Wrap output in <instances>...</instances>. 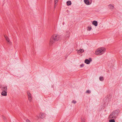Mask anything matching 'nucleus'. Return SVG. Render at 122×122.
Returning a JSON list of instances; mask_svg holds the SVG:
<instances>
[{"mask_svg": "<svg viewBox=\"0 0 122 122\" xmlns=\"http://www.w3.org/2000/svg\"><path fill=\"white\" fill-rule=\"evenodd\" d=\"M60 39V36L59 35L56 34H54L51 38L49 42V45L51 46L56 41H57Z\"/></svg>", "mask_w": 122, "mask_h": 122, "instance_id": "nucleus-1", "label": "nucleus"}, {"mask_svg": "<svg viewBox=\"0 0 122 122\" xmlns=\"http://www.w3.org/2000/svg\"><path fill=\"white\" fill-rule=\"evenodd\" d=\"M105 50V49L103 47L100 48L96 50L95 54L97 55H101L104 53Z\"/></svg>", "mask_w": 122, "mask_h": 122, "instance_id": "nucleus-2", "label": "nucleus"}, {"mask_svg": "<svg viewBox=\"0 0 122 122\" xmlns=\"http://www.w3.org/2000/svg\"><path fill=\"white\" fill-rule=\"evenodd\" d=\"M85 3L87 5L91 4L92 2V0H84Z\"/></svg>", "mask_w": 122, "mask_h": 122, "instance_id": "nucleus-3", "label": "nucleus"}, {"mask_svg": "<svg viewBox=\"0 0 122 122\" xmlns=\"http://www.w3.org/2000/svg\"><path fill=\"white\" fill-rule=\"evenodd\" d=\"M27 95L28 98V100L30 102H31L32 100V97L31 95L30 92H27Z\"/></svg>", "mask_w": 122, "mask_h": 122, "instance_id": "nucleus-4", "label": "nucleus"}, {"mask_svg": "<svg viewBox=\"0 0 122 122\" xmlns=\"http://www.w3.org/2000/svg\"><path fill=\"white\" fill-rule=\"evenodd\" d=\"M0 88L2 91H7V88L6 86H0Z\"/></svg>", "mask_w": 122, "mask_h": 122, "instance_id": "nucleus-5", "label": "nucleus"}, {"mask_svg": "<svg viewBox=\"0 0 122 122\" xmlns=\"http://www.w3.org/2000/svg\"><path fill=\"white\" fill-rule=\"evenodd\" d=\"M92 61V59L91 58H90L89 60L88 59H86L85 61V62L87 64H89L90 62H91Z\"/></svg>", "mask_w": 122, "mask_h": 122, "instance_id": "nucleus-6", "label": "nucleus"}, {"mask_svg": "<svg viewBox=\"0 0 122 122\" xmlns=\"http://www.w3.org/2000/svg\"><path fill=\"white\" fill-rule=\"evenodd\" d=\"M4 36L5 38L6 41L8 42L9 44H11V42H10V39L6 35H4Z\"/></svg>", "mask_w": 122, "mask_h": 122, "instance_id": "nucleus-7", "label": "nucleus"}, {"mask_svg": "<svg viewBox=\"0 0 122 122\" xmlns=\"http://www.w3.org/2000/svg\"><path fill=\"white\" fill-rule=\"evenodd\" d=\"M118 110H116L113 111L112 113L113 114V115L114 116H115V117H116V116L118 115Z\"/></svg>", "mask_w": 122, "mask_h": 122, "instance_id": "nucleus-8", "label": "nucleus"}, {"mask_svg": "<svg viewBox=\"0 0 122 122\" xmlns=\"http://www.w3.org/2000/svg\"><path fill=\"white\" fill-rule=\"evenodd\" d=\"M108 118L109 119H115L116 117L113 116V114L112 113H111L109 116Z\"/></svg>", "mask_w": 122, "mask_h": 122, "instance_id": "nucleus-9", "label": "nucleus"}, {"mask_svg": "<svg viewBox=\"0 0 122 122\" xmlns=\"http://www.w3.org/2000/svg\"><path fill=\"white\" fill-rule=\"evenodd\" d=\"M1 94L3 96H7V91H2Z\"/></svg>", "mask_w": 122, "mask_h": 122, "instance_id": "nucleus-10", "label": "nucleus"}, {"mask_svg": "<svg viewBox=\"0 0 122 122\" xmlns=\"http://www.w3.org/2000/svg\"><path fill=\"white\" fill-rule=\"evenodd\" d=\"M92 24L95 26H96L97 25H98L97 21L96 20H94Z\"/></svg>", "mask_w": 122, "mask_h": 122, "instance_id": "nucleus-11", "label": "nucleus"}, {"mask_svg": "<svg viewBox=\"0 0 122 122\" xmlns=\"http://www.w3.org/2000/svg\"><path fill=\"white\" fill-rule=\"evenodd\" d=\"M44 114L43 113H40L39 115V117L40 118L43 119L44 117Z\"/></svg>", "mask_w": 122, "mask_h": 122, "instance_id": "nucleus-12", "label": "nucleus"}, {"mask_svg": "<svg viewBox=\"0 0 122 122\" xmlns=\"http://www.w3.org/2000/svg\"><path fill=\"white\" fill-rule=\"evenodd\" d=\"M76 51L78 53H82L84 51L83 49H80L79 50H77Z\"/></svg>", "mask_w": 122, "mask_h": 122, "instance_id": "nucleus-13", "label": "nucleus"}, {"mask_svg": "<svg viewBox=\"0 0 122 122\" xmlns=\"http://www.w3.org/2000/svg\"><path fill=\"white\" fill-rule=\"evenodd\" d=\"M66 4L68 6H69L71 5V1H68L67 2Z\"/></svg>", "mask_w": 122, "mask_h": 122, "instance_id": "nucleus-14", "label": "nucleus"}, {"mask_svg": "<svg viewBox=\"0 0 122 122\" xmlns=\"http://www.w3.org/2000/svg\"><path fill=\"white\" fill-rule=\"evenodd\" d=\"M109 8L111 9H113L114 8V6L112 5L111 4H110L108 5Z\"/></svg>", "mask_w": 122, "mask_h": 122, "instance_id": "nucleus-15", "label": "nucleus"}, {"mask_svg": "<svg viewBox=\"0 0 122 122\" xmlns=\"http://www.w3.org/2000/svg\"><path fill=\"white\" fill-rule=\"evenodd\" d=\"M92 27L91 25L88 26L87 27V30L90 31L92 29Z\"/></svg>", "mask_w": 122, "mask_h": 122, "instance_id": "nucleus-16", "label": "nucleus"}, {"mask_svg": "<svg viewBox=\"0 0 122 122\" xmlns=\"http://www.w3.org/2000/svg\"><path fill=\"white\" fill-rule=\"evenodd\" d=\"M99 80L100 81H103L104 80V78L103 76H100L99 78Z\"/></svg>", "mask_w": 122, "mask_h": 122, "instance_id": "nucleus-17", "label": "nucleus"}, {"mask_svg": "<svg viewBox=\"0 0 122 122\" xmlns=\"http://www.w3.org/2000/svg\"><path fill=\"white\" fill-rule=\"evenodd\" d=\"M114 119H111L109 120V122H115Z\"/></svg>", "mask_w": 122, "mask_h": 122, "instance_id": "nucleus-18", "label": "nucleus"}, {"mask_svg": "<svg viewBox=\"0 0 122 122\" xmlns=\"http://www.w3.org/2000/svg\"><path fill=\"white\" fill-rule=\"evenodd\" d=\"M81 122H85V118H81Z\"/></svg>", "mask_w": 122, "mask_h": 122, "instance_id": "nucleus-19", "label": "nucleus"}, {"mask_svg": "<svg viewBox=\"0 0 122 122\" xmlns=\"http://www.w3.org/2000/svg\"><path fill=\"white\" fill-rule=\"evenodd\" d=\"M76 102V101L74 100H73L72 102V103L74 104H75Z\"/></svg>", "mask_w": 122, "mask_h": 122, "instance_id": "nucleus-20", "label": "nucleus"}, {"mask_svg": "<svg viewBox=\"0 0 122 122\" xmlns=\"http://www.w3.org/2000/svg\"><path fill=\"white\" fill-rule=\"evenodd\" d=\"M86 93H91V92L90 90H87L86 91Z\"/></svg>", "mask_w": 122, "mask_h": 122, "instance_id": "nucleus-21", "label": "nucleus"}, {"mask_svg": "<svg viewBox=\"0 0 122 122\" xmlns=\"http://www.w3.org/2000/svg\"><path fill=\"white\" fill-rule=\"evenodd\" d=\"M84 66V65L83 64H81L80 65V66L81 67H83Z\"/></svg>", "mask_w": 122, "mask_h": 122, "instance_id": "nucleus-22", "label": "nucleus"}, {"mask_svg": "<svg viewBox=\"0 0 122 122\" xmlns=\"http://www.w3.org/2000/svg\"><path fill=\"white\" fill-rule=\"evenodd\" d=\"M58 1L57 0H55V3L56 4V3Z\"/></svg>", "mask_w": 122, "mask_h": 122, "instance_id": "nucleus-23", "label": "nucleus"}, {"mask_svg": "<svg viewBox=\"0 0 122 122\" xmlns=\"http://www.w3.org/2000/svg\"><path fill=\"white\" fill-rule=\"evenodd\" d=\"M26 121V122H30V121L28 119H27Z\"/></svg>", "mask_w": 122, "mask_h": 122, "instance_id": "nucleus-24", "label": "nucleus"}, {"mask_svg": "<svg viewBox=\"0 0 122 122\" xmlns=\"http://www.w3.org/2000/svg\"><path fill=\"white\" fill-rule=\"evenodd\" d=\"M66 33L68 35H69V34L70 33V32H69V31H67V32H66Z\"/></svg>", "mask_w": 122, "mask_h": 122, "instance_id": "nucleus-25", "label": "nucleus"}, {"mask_svg": "<svg viewBox=\"0 0 122 122\" xmlns=\"http://www.w3.org/2000/svg\"><path fill=\"white\" fill-rule=\"evenodd\" d=\"M107 101H109V99L108 98V99L107 98Z\"/></svg>", "mask_w": 122, "mask_h": 122, "instance_id": "nucleus-26", "label": "nucleus"}, {"mask_svg": "<svg viewBox=\"0 0 122 122\" xmlns=\"http://www.w3.org/2000/svg\"><path fill=\"white\" fill-rule=\"evenodd\" d=\"M56 6V5H55V7Z\"/></svg>", "mask_w": 122, "mask_h": 122, "instance_id": "nucleus-27", "label": "nucleus"}, {"mask_svg": "<svg viewBox=\"0 0 122 122\" xmlns=\"http://www.w3.org/2000/svg\"><path fill=\"white\" fill-rule=\"evenodd\" d=\"M3 118H4V119H5V117H4Z\"/></svg>", "mask_w": 122, "mask_h": 122, "instance_id": "nucleus-28", "label": "nucleus"}, {"mask_svg": "<svg viewBox=\"0 0 122 122\" xmlns=\"http://www.w3.org/2000/svg\"><path fill=\"white\" fill-rule=\"evenodd\" d=\"M63 25H64V23H63Z\"/></svg>", "mask_w": 122, "mask_h": 122, "instance_id": "nucleus-29", "label": "nucleus"}]
</instances>
